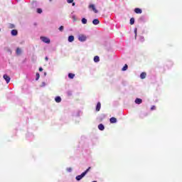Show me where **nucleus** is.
Listing matches in <instances>:
<instances>
[{"label":"nucleus","instance_id":"nucleus-1","mask_svg":"<svg viewBox=\"0 0 182 182\" xmlns=\"http://www.w3.org/2000/svg\"><path fill=\"white\" fill-rule=\"evenodd\" d=\"M41 40L44 42V43H50V39L47 37H41Z\"/></svg>","mask_w":182,"mask_h":182},{"label":"nucleus","instance_id":"nucleus-2","mask_svg":"<svg viewBox=\"0 0 182 182\" xmlns=\"http://www.w3.org/2000/svg\"><path fill=\"white\" fill-rule=\"evenodd\" d=\"M3 77H4V80H6V83H9V82H11V77L9 76L8 75L4 74Z\"/></svg>","mask_w":182,"mask_h":182},{"label":"nucleus","instance_id":"nucleus-3","mask_svg":"<svg viewBox=\"0 0 182 182\" xmlns=\"http://www.w3.org/2000/svg\"><path fill=\"white\" fill-rule=\"evenodd\" d=\"M86 39H87V38H86V36H85V35H80L78 37V40L80 42H85V41H86Z\"/></svg>","mask_w":182,"mask_h":182},{"label":"nucleus","instance_id":"nucleus-4","mask_svg":"<svg viewBox=\"0 0 182 182\" xmlns=\"http://www.w3.org/2000/svg\"><path fill=\"white\" fill-rule=\"evenodd\" d=\"M85 173H81V175H78V176H77L76 177H75V179L77 180V181H80L82 178H83V177H85Z\"/></svg>","mask_w":182,"mask_h":182},{"label":"nucleus","instance_id":"nucleus-5","mask_svg":"<svg viewBox=\"0 0 182 182\" xmlns=\"http://www.w3.org/2000/svg\"><path fill=\"white\" fill-rule=\"evenodd\" d=\"M89 8L92 9V11L95 12V14H97V12H99L97 11V9H96V7H95V4L90 5Z\"/></svg>","mask_w":182,"mask_h":182},{"label":"nucleus","instance_id":"nucleus-6","mask_svg":"<svg viewBox=\"0 0 182 182\" xmlns=\"http://www.w3.org/2000/svg\"><path fill=\"white\" fill-rule=\"evenodd\" d=\"M101 107H102V104H100V102H97L96 106V112H100Z\"/></svg>","mask_w":182,"mask_h":182},{"label":"nucleus","instance_id":"nucleus-7","mask_svg":"<svg viewBox=\"0 0 182 182\" xmlns=\"http://www.w3.org/2000/svg\"><path fill=\"white\" fill-rule=\"evenodd\" d=\"M55 101L56 103H60V102H62V98L60 96L55 97Z\"/></svg>","mask_w":182,"mask_h":182},{"label":"nucleus","instance_id":"nucleus-8","mask_svg":"<svg viewBox=\"0 0 182 182\" xmlns=\"http://www.w3.org/2000/svg\"><path fill=\"white\" fill-rule=\"evenodd\" d=\"M142 102H143V100L140 98H136L135 100L136 105H141V103H142Z\"/></svg>","mask_w":182,"mask_h":182},{"label":"nucleus","instance_id":"nucleus-9","mask_svg":"<svg viewBox=\"0 0 182 182\" xmlns=\"http://www.w3.org/2000/svg\"><path fill=\"white\" fill-rule=\"evenodd\" d=\"M92 23H93V25H99V23H100V21H99V19L95 18L92 21Z\"/></svg>","mask_w":182,"mask_h":182},{"label":"nucleus","instance_id":"nucleus-10","mask_svg":"<svg viewBox=\"0 0 182 182\" xmlns=\"http://www.w3.org/2000/svg\"><path fill=\"white\" fill-rule=\"evenodd\" d=\"M109 122L110 123H117V119L115 117H111Z\"/></svg>","mask_w":182,"mask_h":182},{"label":"nucleus","instance_id":"nucleus-11","mask_svg":"<svg viewBox=\"0 0 182 182\" xmlns=\"http://www.w3.org/2000/svg\"><path fill=\"white\" fill-rule=\"evenodd\" d=\"M142 12H143V11H141V9L136 8V9H134V13H135V14H141Z\"/></svg>","mask_w":182,"mask_h":182},{"label":"nucleus","instance_id":"nucleus-12","mask_svg":"<svg viewBox=\"0 0 182 182\" xmlns=\"http://www.w3.org/2000/svg\"><path fill=\"white\" fill-rule=\"evenodd\" d=\"M11 35H12L13 36H16V35H18V31H17V30H15V29L12 30V31H11Z\"/></svg>","mask_w":182,"mask_h":182},{"label":"nucleus","instance_id":"nucleus-13","mask_svg":"<svg viewBox=\"0 0 182 182\" xmlns=\"http://www.w3.org/2000/svg\"><path fill=\"white\" fill-rule=\"evenodd\" d=\"M16 55H21V53H22V50H21L20 48H16Z\"/></svg>","mask_w":182,"mask_h":182},{"label":"nucleus","instance_id":"nucleus-14","mask_svg":"<svg viewBox=\"0 0 182 182\" xmlns=\"http://www.w3.org/2000/svg\"><path fill=\"white\" fill-rule=\"evenodd\" d=\"M98 129H99V130H101V131L105 130V125H103L102 124H100L98 125Z\"/></svg>","mask_w":182,"mask_h":182},{"label":"nucleus","instance_id":"nucleus-15","mask_svg":"<svg viewBox=\"0 0 182 182\" xmlns=\"http://www.w3.org/2000/svg\"><path fill=\"white\" fill-rule=\"evenodd\" d=\"M146 76H147V74L146 73H141L140 75L141 79H146Z\"/></svg>","mask_w":182,"mask_h":182},{"label":"nucleus","instance_id":"nucleus-16","mask_svg":"<svg viewBox=\"0 0 182 182\" xmlns=\"http://www.w3.org/2000/svg\"><path fill=\"white\" fill-rule=\"evenodd\" d=\"M73 41H75V36H70L68 37V42H73Z\"/></svg>","mask_w":182,"mask_h":182},{"label":"nucleus","instance_id":"nucleus-17","mask_svg":"<svg viewBox=\"0 0 182 182\" xmlns=\"http://www.w3.org/2000/svg\"><path fill=\"white\" fill-rule=\"evenodd\" d=\"M81 21H82V23H83V25H86L87 23V19L85 18H82Z\"/></svg>","mask_w":182,"mask_h":182},{"label":"nucleus","instance_id":"nucleus-18","mask_svg":"<svg viewBox=\"0 0 182 182\" xmlns=\"http://www.w3.org/2000/svg\"><path fill=\"white\" fill-rule=\"evenodd\" d=\"M100 60V58H99V56L96 55L94 57V62H99Z\"/></svg>","mask_w":182,"mask_h":182},{"label":"nucleus","instance_id":"nucleus-19","mask_svg":"<svg viewBox=\"0 0 182 182\" xmlns=\"http://www.w3.org/2000/svg\"><path fill=\"white\" fill-rule=\"evenodd\" d=\"M69 79H73L75 77V74L73 73H69L68 74Z\"/></svg>","mask_w":182,"mask_h":182},{"label":"nucleus","instance_id":"nucleus-20","mask_svg":"<svg viewBox=\"0 0 182 182\" xmlns=\"http://www.w3.org/2000/svg\"><path fill=\"white\" fill-rule=\"evenodd\" d=\"M91 167H89L85 171H84L82 173L85 174V176H86L87 174V173H89V171H90Z\"/></svg>","mask_w":182,"mask_h":182},{"label":"nucleus","instance_id":"nucleus-21","mask_svg":"<svg viewBox=\"0 0 182 182\" xmlns=\"http://www.w3.org/2000/svg\"><path fill=\"white\" fill-rule=\"evenodd\" d=\"M130 25H134V18H131V19H130Z\"/></svg>","mask_w":182,"mask_h":182},{"label":"nucleus","instance_id":"nucleus-22","mask_svg":"<svg viewBox=\"0 0 182 182\" xmlns=\"http://www.w3.org/2000/svg\"><path fill=\"white\" fill-rule=\"evenodd\" d=\"M36 80H39V77H41V75H39V73H37L36 74Z\"/></svg>","mask_w":182,"mask_h":182},{"label":"nucleus","instance_id":"nucleus-23","mask_svg":"<svg viewBox=\"0 0 182 182\" xmlns=\"http://www.w3.org/2000/svg\"><path fill=\"white\" fill-rule=\"evenodd\" d=\"M128 68L127 64H125L124 66L122 68V70L125 71Z\"/></svg>","mask_w":182,"mask_h":182},{"label":"nucleus","instance_id":"nucleus-24","mask_svg":"<svg viewBox=\"0 0 182 182\" xmlns=\"http://www.w3.org/2000/svg\"><path fill=\"white\" fill-rule=\"evenodd\" d=\"M63 29H64L63 26H60L59 31H60V32H63Z\"/></svg>","mask_w":182,"mask_h":182},{"label":"nucleus","instance_id":"nucleus-25","mask_svg":"<svg viewBox=\"0 0 182 182\" xmlns=\"http://www.w3.org/2000/svg\"><path fill=\"white\" fill-rule=\"evenodd\" d=\"M66 171H68V173H72V168H67Z\"/></svg>","mask_w":182,"mask_h":182},{"label":"nucleus","instance_id":"nucleus-26","mask_svg":"<svg viewBox=\"0 0 182 182\" xmlns=\"http://www.w3.org/2000/svg\"><path fill=\"white\" fill-rule=\"evenodd\" d=\"M37 13L41 14L42 13V9H37Z\"/></svg>","mask_w":182,"mask_h":182},{"label":"nucleus","instance_id":"nucleus-27","mask_svg":"<svg viewBox=\"0 0 182 182\" xmlns=\"http://www.w3.org/2000/svg\"><path fill=\"white\" fill-rule=\"evenodd\" d=\"M68 4H73V0H67Z\"/></svg>","mask_w":182,"mask_h":182},{"label":"nucleus","instance_id":"nucleus-28","mask_svg":"<svg viewBox=\"0 0 182 182\" xmlns=\"http://www.w3.org/2000/svg\"><path fill=\"white\" fill-rule=\"evenodd\" d=\"M151 110H156V106L153 105V106L151 107Z\"/></svg>","mask_w":182,"mask_h":182},{"label":"nucleus","instance_id":"nucleus-29","mask_svg":"<svg viewBox=\"0 0 182 182\" xmlns=\"http://www.w3.org/2000/svg\"><path fill=\"white\" fill-rule=\"evenodd\" d=\"M134 33H135L136 36L137 35V28L134 29Z\"/></svg>","mask_w":182,"mask_h":182},{"label":"nucleus","instance_id":"nucleus-30","mask_svg":"<svg viewBox=\"0 0 182 182\" xmlns=\"http://www.w3.org/2000/svg\"><path fill=\"white\" fill-rule=\"evenodd\" d=\"M43 70V68H42V67H40V68H39V71H40V72H42Z\"/></svg>","mask_w":182,"mask_h":182},{"label":"nucleus","instance_id":"nucleus-31","mask_svg":"<svg viewBox=\"0 0 182 182\" xmlns=\"http://www.w3.org/2000/svg\"><path fill=\"white\" fill-rule=\"evenodd\" d=\"M45 60L48 61V60H49V58L46 57V58H45Z\"/></svg>","mask_w":182,"mask_h":182},{"label":"nucleus","instance_id":"nucleus-32","mask_svg":"<svg viewBox=\"0 0 182 182\" xmlns=\"http://www.w3.org/2000/svg\"><path fill=\"white\" fill-rule=\"evenodd\" d=\"M68 96H72V93L71 92H68Z\"/></svg>","mask_w":182,"mask_h":182},{"label":"nucleus","instance_id":"nucleus-33","mask_svg":"<svg viewBox=\"0 0 182 182\" xmlns=\"http://www.w3.org/2000/svg\"><path fill=\"white\" fill-rule=\"evenodd\" d=\"M75 5H76V4L73 2V6H75Z\"/></svg>","mask_w":182,"mask_h":182},{"label":"nucleus","instance_id":"nucleus-34","mask_svg":"<svg viewBox=\"0 0 182 182\" xmlns=\"http://www.w3.org/2000/svg\"><path fill=\"white\" fill-rule=\"evenodd\" d=\"M50 2H52V0H49Z\"/></svg>","mask_w":182,"mask_h":182},{"label":"nucleus","instance_id":"nucleus-35","mask_svg":"<svg viewBox=\"0 0 182 182\" xmlns=\"http://www.w3.org/2000/svg\"><path fill=\"white\" fill-rule=\"evenodd\" d=\"M0 31H1V28H0Z\"/></svg>","mask_w":182,"mask_h":182},{"label":"nucleus","instance_id":"nucleus-36","mask_svg":"<svg viewBox=\"0 0 182 182\" xmlns=\"http://www.w3.org/2000/svg\"><path fill=\"white\" fill-rule=\"evenodd\" d=\"M17 1H19V0H17Z\"/></svg>","mask_w":182,"mask_h":182}]
</instances>
